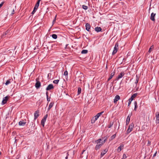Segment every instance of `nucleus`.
I'll return each instance as SVG.
<instances>
[{
  "mask_svg": "<svg viewBox=\"0 0 159 159\" xmlns=\"http://www.w3.org/2000/svg\"><path fill=\"white\" fill-rule=\"evenodd\" d=\"M137 95V93H135L133 94L130 98L129 99V102L128 103V106H129L131 103V101L134 99V98L136 97Z\"/></svg>",
  "mask_w": 159,
  "mask_h": 159,
  "instance_id": "nucleus-1",
  "label": "nucleus"
},
{
  "mask_svg": "<svg viewBox=\"0 0 159 159\" xmlns=\"http://www.w3.org/2000/svg\"><path fill=\"white\" fill-rule=\"evenodd\" d=\"M134 127V125L133 123H131L129 125L128 129L126 131V134H128L130 133Z\"/></svg>",
  "mask_w": 159,
  "mask_h": 159,
  "instance_id": "nucleus-2",
  "label": "nucleus"
},
{
  "mask_svg": "<svg viewBox=\"0 0 159 159\" xmlns=\"http://www.w3.org/2000/svg\"><path fill=\"white\" fill-rule=\"evenodd\" d=\"M118 49V43H116L115 45V47L114 48V49L112 53V55H114L117 52Z\"/></svg>",
  "mask_w": 159,
  "mask_h": 159,
  "instance_id": "nucleus-3",
  "label": "nucleus"
},
{
  "mask_svg": "<svg viewBox=\"0 0 159 159\" xmlns=\"http://www.w3.org/2000/svg\"><path fill=\"white\" fill-rule=\"evenodd\" d=\"M36 82L35 84V87L37 89L39 88L41 86V83L39 81V79L37 78L36 79Z\"/></svg>",
  "mask_w": 159,
  "mask_h": 159,
  "instance_id": "nucleus-4",
  "label": "nucleus"
},
{
  "mask_svg": "<svg viewBox=\"0 0 159 159\" xmlns=\"http://www.w3.org/2000/svg\"><path fill=\"white\" fill-rule=\"evenodd\" d=\"M9 98V96H7L3 98V100L2 101L1 104L2 105H4L5 104H6Z\"/></svg>",
  "mask_w": 159,
  "mask_h": 159,
  "instance_id": "nucleus-5",
  "label": "nucleus"
},
{
  "mask_svg": "<svg viewBox=\"0 0 159 159\" xmlns=\"http://www.w3.org/2000/svg\"><path fill=\"white\" fill-rule=\"evenodd\" d=\"M125 75V72L124 71H122L118 75V76L116 78V80H118L122 78Z\"/></svg>",
  "mask_w": 159,
  "mask_h": 159,
  "instance_id": "nucleus-6",
  "label": "nucleus"
},
{
  "mask_svg": "<svg viewBox=\"0 0 159 159\" xmlns=\"http://www.w3.org/2000/svg\"><path fill=\"white\" fill-rule=\"evenodd\" d=\"M39 110L36 111L34 114V120H36L39 116Z\"/></svg>",
  "mask_w": 159,
  "mask_h": 159,
  "instance_id": "nucleus-7",
  "label": "nucleus"
},
{
  "mask_svg": "<svg viewBox=\"0 0 159 159\" xmlns=\"http://www.w3.org/2000/svg\"><path fill=\"white\" fill-rule=\"evenodd\" d=\"M86 30L89 32V33H91L90 31L89 30L91 26L90 24L88 23H87L85 25Z\"/></svg>",
  "mask_w": 159,
  "mask_h": 159,
  "instance_id": "nucleus-8",
  "label": "nucleus"
},
{
  "mask_svg": "<svg viewBox=\"0 0 159 159\" xmlns=\"http://www.w3.org/2000/svg\"><path fill=\"white\" fill-rule=\"evenodd\" d=\"M54 89V86L53 85L50 84L48 85L47 88H46V90L47 91L51 89Z\"/></svg>",
  "mask_w": 159,
  "mask_h": 159,
  "instance_id": "nucleus-9",
  "label": "nucleus"
},
{
  "mask_svg": "<svg viewBox=\"0 0 159 159\" xmlns=\"http://www.w3.org/2000/svg\"><path fill=\"white\" fill-rule=\"evenodd\" d=\"M132 115V113H131V114H129L127 117V120H126V125H128L129 122L130 120V118Z\"/></svg>",
  "mask_w": 159,
  "mask_h": 159,
  "instance_id": "nucleus-10",
  "label": "nucleus"
},
{
  "mask_svg": "<svg viewBox=\"0 0 159 159\" xmlns=\"http://www.w3.org/2000/svg\"><path fill=\"white\" fill-rule=\"evenodd\" d=\"M120 97L118 95H116L114 99V103H116L120 99Z\"/></svg>",
  "mask_w": 159,
  "mask_h": 159,
  "instance_id": "nucleus-11",
  "label": "nucleus"
},
{
  "mask_svg": "<svg viewBox=\"0 0 159 159\" xmlns=\"http://www.w3.org/2000/svg\"><path fill=\"white\" fill-rule=\"evenodd\" d=\"M155 15H156L155 13H154L153 12L152 13V14H151V16H150V19L152 20L153 21H154L155 20Z\"/></svg>",
  "mask_w": 159,
  "mask_h": 159,
  "instance_id": "nucleus-12",
  "label": "nucleus"
},
{
  "mask_svg": "<svg viewBox=\"0 0 159 159\" xmlns=\"http://www.w3.org/2000/svg\"><path fill=\"white\" fill-rule=\"evenodd\" d=\"M40 0H38V1L36 3L35 5V6L34 7V9H36L37 10V9L38 8V7L39 6V3H40Z\"/></svg>",
  "mask_w": 159,
  "mask_h": 159,
  "instance_id": "nucleus-13",
  "label": "nucleus"
},
{
  "mask_svg": "<svg viewBox=\"0 0 159 159\" xmlns=\"http://www.w3.org/2000/svg\"><path fill=\"white\" fill-rule=\"evenodd\" d=\"M156 123H159V112H157L156 114Z\"/></svg>",
  "mask_w": 159,
  "mask_h": 159,
  "instance_id": "nucleus-14",
  "label": "nucleus"
},
{
  "mask_svg": "<svg viewBox=\"0 0 159 159\" xmlns=\"http://www.w3.org/2000/svg\"><path fill=\"white\" fill-rule=\"evenodd\" d=\"M26 122H24V120H21L19 122V125L20 126H24L26 124Z\"/></svg>",
  "mask_w": 159,
  "mask_h": 159,
  "instance_id": "nucleus-15",
  "label": "nucleus"
},
{
  "mask_svg": "<svg viewBox=\"0 0 159 159\" xmlns=\"http://www.w3.org/2000/svg\"><path fill=\"white\" fill-rule=\"evenodd\" d=\"M102 145V144H101V143H97V145L95 147V149L97 150L98 149H99L100 148Z\"/></svg>",
  "mask_w": 159,
  "mask_h": 159,
  "instance_id": "nucleus-16",
  "label": "nucleus"
},
{
  "mask_svg": "<svg viewBox=\"0 0 159 159\" xmlns=\"http://www.w3.org/2000/svg\"><path fill=\"white\" fill-rule=\"evenodd\" d=\"M104 112L103 111H102L101 112H100L98 113L95 116H94V117L95 118L98 119L99 117Z\"/></svg>",
  "mask_w": 159,
  "mask_h": 159,
  "instance_id": "nucleus-17",
  "label": "nucleus"
},
{
  "mask_svg": "<svg viewBox=\"0 0 159 159\" xmlns=\"http://www.w3.org/2000/svg\"><path fill=\"white\" fill-rule=\"evenodd\" d=\"M102 29L100 27L97 26L95 28V30L97 32H100L102 31Z\"/></svg>",
  "mask_w": 159,
  "mask_h": 159,
  "instance_id": "nucleus-18",
  "label": "nucleus"
},
{
  "mask_svg": "<svg viewBox=\"0 0 159 159\" xmlns=\"http://www.w3.org/2000/svg\"><path fill=\"white\" fill-rule=\"evenodd\" d=\"M107 150L105 149L103 151H102L100 157H102L107 152Z\"/></svg>",
  "mask_w": 159,
  "mask_h": 159,
  "instance_id": "nucleus-19",
  "label": "nucleus"
},
{
  "mask_svg": "<svg viewBox=\"0 0 159 159\" xmlns=\"http://www.w3.org/2000/svg\"><path fill=\"white\" fill-rule=\"evenodd\" d=\"M115 74V72L114 71L112 72L109 78L108 79L107 81H109L113 77L114 75Z\"/></svg>",
  "mask_w": 159,
  "mask_h": 159,
  "instance_id": "nucleus-20",
  "label": "nucleus"
},
{
  "mask_svg": "<svg viewBox=\"0 0 159 159\" xmlns=\"http://www.w3.org/2000/svg\"><path fill=\"white\" fill-rule=\"evenodd\" d=\"M13 80L12 79H9L8 80H7L6 83H5V84L6 85H8L9 84H10L11 81H12Z\"/></svg>",
  "mask_w": 159,
  "mask_h": 159,
  "instance_id": "nucleus-21",
  "label": "nucleus"
},
{
  "mask_svg": "<svg viewBox=\"0 0 159 159\" xmlns=\"http://www.w3.org/2000/svg\"><path fill=\"white\" fill-rule=\"evenodd\" d=\"M124 145L123 144H121L120 145L119 147L117 148V151H119H119H120L123 148Z\"/></svg>",
  "mask_w": 159,
  "mask_h": 159,
  "instance_id": "nucleus-22",
  "label": "nucleus"
},
{
  "mask_svg": "<svg viewBox=\"0 0 159 159\" xmlns=\"http://www.w3.org/2000/svg\"><path fill=\"white\" fill-rule=\"evenodd\" d=\"M104 139H105L104 140H103V141H102L101 143V144H102V145L103 144L107 141V137L106 136H105V137H104Z\"/></svg>",
  "mask_w": 159,
  "mask_h": 159,
  "instance_id": "nucleus-23",
  "label": "nucleus"
},
{
  "mask_svg": "<svg viewBox=\"0 0 159 159\" xmlns=\"http://www.w3.org/2000/svg\"><path fill=\"white\" fill-rule=\"evenodd\" d=\"M97 119L94 117H93L92 119L91 120V122L92 124H93L95 123V121L97 120Z\"/></svg>",
  "mask_w": 159,
  "mask_h": 159,
  "instance_id": "nucleus-24",
  "label": "nucleus"
},
{
  "mask_svg": "<svg viewBox=\"0 0 159 159\" xmlns=\"http://www.w3.org/2000/svg\"><path fill=\"white\" fill-rule=\"evenodd\" d=\"M134 110L135 111H136V109L138 107L137 103L136 101H135L134 102Z\"/></svg>",
  "mask_w": 159,
  "mask_h": 159,
  "instance_id": "nucleus-25",
  "label": "nucleus"
},
{
  "mask_svg": "<svg viewBox=\"0 0 159 159\" xmlns=\"http://www.w3.org/2000/svg\"><path fill=\"white\" fill-rule=\"evenodd\" d=\"M81 92V89L80 87H79L78 89V92H77V95H79Z\"/></svg>",
  "mask_w": 159,
  "mask_h": 159,
  "instance_id": "nucleus-26",
  "label": "nucleus"
},
{
  "mask_svg": "<svg viewBox=\"0 0 159 159\" xmlns=\"http://www.w3.org/2000/svg\"><path fill=\"white\" fill-rule=\"evenodd\" d=\"M101 140H102V139H99L96 140H95V143H96L97 144L101 143Z\"/></svg>",
  "mask_w": 159,
  "mask_h": 159,
  "instance_id": "nucleus-27",
  "label": "nucleus"
},
{
  "mask_svg": "<svg viewBox=\"0 0 159 159\" xmlns=\"http://www.w3.org/2000/svg\"><path fill=\"white\" fill-rule=\"evenodd\" d=\"M88 51L87 50H83L81 52V53L82 54H86L88 53Z\"/></svg>",
  "mask_w": 159,
  "mask_h": 159,
  "instance_id": "nucleus-28",
  "label": "nucleus"
},
{
  "mask_svg": "<svg viewBox=\"0 0 159 159\" xmlns=\"http://www.w3.org/2000/svg\"><path fill=\"white\" fill-rule=\"evenodd\" d=\"M114 122H110V125L108 126V128H111L113 125Z\"/></svg>",
  "mask_w": 159,
  "mask_h": 159,
  "instance_id": "nucleus-29",
  "label": "nucleus"
},
{
  "mask_svg": "<svg viewBox=\"0 0 159 159\" xmlns=\"http://www.w3.org/2000/svg\"><path fill=\"white\" fill-rule=\"evenodd\" d=\"M116 134L113 135L112 136H111L110 138V140H111L113 139L114 138H115L116 136Z\"/></svg>",
  "mask_w": 159,
  "mask_h": 159,
  "instance_id": "nucleus-30",
  "label": "nucleus"
},
{
  "mask_svg": "<svg viewBox=\"0 0 159 159\" xmlns=\"http://www.w3.org/2000/svg\"><path fill=\"white\" fill-rule=\"evenodd\" d=\"M52 36L53 39H56L57 38V35L55 34H52Z\"/></svg>",
  "mask_w": 159,
  "mask_h": 159,
  "instance_id": "nucleus-31",
  "label": "nucleus"
},
{
  "mask_svg": "<svg viewBox=\"0 0 159 159\" xmlns=\"http://www.w3.org/2000/svg\"><path fill=\"white\" fill-rule=\"evenodd\" d=\"M45 122H46L44 120H43V119H42V120H41V125L43 127H44V124H45Z\"/></svg>",
  "mask_w": 159,
  "mask_h": 159,
  "instance_id": "nucleus-32",
  "label": "nucleus"
},
{
  "mask_svg": "<svg viewBox=\"0 0 159 159\" xmlns=\"http://www.w3.org/2000/svg\"><path fill=\"white\" fill-rule=\"evenodd\" d=\"M48 92H46V96H47V100L48 102H49L50 101V98H48Z\"/></svg>",
  "mask_w": 159,
  "mask_h": 159,
  "instance_id": "nucleus-33",
  "label": "nucleus"
},
{
  "mask_svg": "<svg viewBox=\"0 0 159 159\" xmlns=\"http://www.w3.org/2000/svg\"><path fill=\"white\" fill-rule=\"evenodd\" d=\"M82 8L85 10H86L88 8V7L86 6L83 5L82 6Z\"/></svg>",
  "mask_w": 159,
  "mask_h": 159,
  "instance_id": "nucleus-34",
  "label": "nucleus"
},
{
  "mask_svg": "<svg viewBox=\"0 0 159 159\" xmlns=\"http://www.w3.org/2000/svg\"><path fill=\"white\" fill-rule=\"evenodd\" d=\"M138 81H139V78H138L137 75L136 80L135 82V83L136 84V86H137V84L138 82Z\"/></svg>",
  "mask_w": 159,
  "mask_h": 159,
  "instance_id": "nucleus-35",
  "label": "nucleus"
},
{
  "mask_svg": "<svg viewBox=\"0 0 159 159\" xmlns=\"http://www.w3.org/2000/svg\"><path fill=\"white\" fill-rule=\"evenodd\" d=\"M59 81V80H55L53 81V83L55 84H57Z\"/></svg>",
  "mask_w": 159,
  "mask_h": 159,
  "instance_id": "nucleus-36",
  "label": "nucleus"
},
{
  "mask_svg": "<svg viewBox=\"0 0 159 159\" xmlns=\"http://www.w3.org/2000/svg\"><path fill=\"white\" fill-rule=\"evenodd\" d=\"M54 104V102H52L50 103L49 104V106L51 108H52Z\"/></svg>",
  "mask_w": 159,
  "mask_h": 159,
  "instance_id": "nucleus-37",
  "label": "nucleus"
},
{
  "mask_svg": "<svg viewBox=\"0 0 159 159\" xmlns=\"http://www.w3.org/2000/svg\"><path fill=\"white\" fill-rule=\"evenodd\" d=\"M153 48V46L152 45L151 46L150 48H149V50H148V52L150 53L152 51V50Z\"/></svg>",
  "mask_w": 159,
  "mask_h": 159,
  "instance_id": "nucleus-38",
  "label": "nucleus"
},
{
  "mask_svg": "<svg viewBox=\"0 0 159 159\" xmlns=\"http://www.w3.org/2000/svg\"><path fill=\"white\" fill-rule=\"evenodd\" d=\"M127 158V157L126 156V155L125 154H124L123 156V158H122V159H125Z\"/></svg>",
  "mask_w": 159,
  "mask_h": 159,
  "instance_id": "nucleus-39",
  "label": "nucleus"
},
{
  "mask_svg": "<svg viewBox=\"0 0 159 159\" xmlns=\"http://www.w3.org/2000/svg\"><path fill=\"white\" fill-rule=\"evenodd\" d=\"M64 75L65 76H67L68 75V72L66 70L64 72Z\"/></svg>",
  "mask_w": 159,
  "mask_h": 159,
  "instance_id": "nucleus-40",
  "label": "nucleus"
},
{
  "mask_svg": "<svg viewBox=\"0 0 159 159\" xmlns=\"http://www.w3.org/2000/svg\"><path fill=\"white\" fill-rule=\"evenodd\" d=\"M151 141H150L149 140H148V143L147 144V146H150V145H151Z\"/></svg>",
  "mask_w": 159,
  "mask_h": 159,
  "instance_id": "nucleus-41",
  "label": "nucleus"
},
{
  "mask_svg": "<svg viewBox=\"0 0 159 159\" xmlns=\"http://www.w3.org/2000/svg\"><path fill=\"white\" fill-rule=\"evenodd\" d=\"M15 9L13 8L12 11L11 15H12L14 14Z\"/></svg>",
  "mask_w": 159,
  "mask_h": 159,
  "instance_id": "nucleus-42",
  "label": "nucleus"
},
{
  "mask_svg": "<svg viewBox=\"0 0 159 159\" xmlns=\"http://www.w3.org/2000/svg\"><path fill=\"white\" fill-rule=\"evenodd\" d=\"M4 3V2H1V3L0 4V8L2 7L3 6V4Z\"/></svg>",
  "mask_w": 159,
  "mask_h": 159,
  "instance_id": "nucleus-43",
  "label": "nucleus"
},
{
  "mask_svg": "<svg viewBox=\"0 0 159 159\" xmlns=\"http://www.w3.org/2000/svg\"><path fill=\"white\" fill-rule=\"evenodd\" d=\"M36 10H36L34 9V10H33V11H32V12L31 13L32 14H34Z\"/></svg>",
  "mask_w": 159,
  "mask_h": 159,
  "instance_id": "nucleus-44",
  "label": "nucleus"
},
{
  "mask_svg": "<svg viewBox=\"0 0 159 159\" xmlns=\"http://www.w3.org/2000/svg\"><path fill=\"white\" fill-rule=\"evenodd\" d=\"M56 16H57L56 15L55 16L54 19H53V23H54L56 21Z\"/></svg>",
  "mask_w": 159,
  "mask_h": 159,
  "instance_id": "nucleus-45",
  "label": "nucleus"
},
{
  "mask_svg": "<svg viewBox=\"0 0 159 159\" xmlns=\"http://www.w3.org/2000/svg\"><path fill=\"white\" fill-rule=\"evenodd\" d=\"M48 115L47 114H46V115L44 116V117L46 118H47V117H48Z\"/></svg>",
  "mask_w": 159,
  "mask_h": 159,
  "instance_id": "nucleus-46",
  "label": "nucleus"
},
{
  "mask_svg": "<svg viewBox=\"0 0 159 159\" xmlns=\"http://www.w3.org/2000/svg\"><path fill=\"white\" fill-rule=\"evenodd\" d=\"M157 153V152H156L154 154V155H153V157H154L156 156Z\"/></svg>",
  "mask_w": 159,
  "mask_h": 159,
  "instance_id": "nucleus-47",
  "label": "nucleus"
},
{
  "mask_svg": "<svg viewBox=\"0 0 159 159\" xmlns=\"http://www.w3.org/2000/svg\"><path fill=\"white\" fill-rule=\"evenodd\" d=\"M46 118H44V117H43V118L42 119L43 120H44L45 121H46Z\"/></svg>",
  "mask_w": 159,
  "mask_h": 159,
  "instance_id": "nucleus-48",
  "label": "nucleus"
},
{
  "mask_svg": "<svg viewBox=\"0 0 159 159\" xmlns=\"http://www.w3.org/2000/svg\"><path fill=\"white\" fill-rule=\"evenodd\" d=\"M68 45V44H66V47H65V48H67Z\"/></svg>",
  "mask_w": 159,
  "mask_h": 159,
  "instance_id": "nucleus-49",
  "label": "nucleus"
},
{
  "mask_svg": "<svg viewBox=\"0 0 159 159\" xmlns=\"http://www.w3.org/2000/svg\"><path fill=\"white\" fill-rule=\"evenodd\" d=\"M51 108L49 106L48 108V110L49 111Z\"/></svg>",
  "mask_w": 159,
  "mask_h": 159,
  "instance_id": "nucleus-50",
  "label": "nucleus"
},
{
  "mask_svg": "<svg viewBox=\"0 0 159 159\" xmlns=\"http://www.w3.org/2000/svg\"><path fill=\"white\" fill-rule=\"evenodd\" d=\"M83 157V156L82 155H80V158H82Z\"/></svg>",
  "mask_w": 159,
  "mask_h": 159,
  "instance_id": "nucleus-51",
  "label": "nucleus"
},
{
  "mask_svg": "<svg viewBox=\"0 0 159 159\" xmlns=\"http://www.w3.org/2000/svg\"><path fill=\"white\" fill-rule=\"evenodd\" d=\"M105 139H104V137H102V139L104 140Z\"/></svg>",
  "mask_w": 159,
  "mask_h": 159,
  "instance_id": "nucleus-52",
  "label": "nucleus"
},
{
  "mask_svg": "<svg viewBox=\"0 0 159 159\" xmlns=\"http://www.w3.org/2000/svg\"><path fill=\"white\" fill-rule=\"evenodd\" d=\"M68 158V156H67L65 158H66V159H67Z\"/></svg>",
  "mask_w": 159,
  "mask_h": 159,
  "instance_id": "nucleus-53",
  "label": "nucleus"
},
{
  "mask_svg": "<svg viewBox=\"0 0 159 159\" xmlns=\"http://www.w3.org/2000/svg\"><path fill=\"white\" fill-rule=\"evenodd\" d=\"M85 151V150H83V151L82 152H84V151Z\"/></svg>",
  "mask_w": 159,
  "mask_h": 159,
  "instance_id": "nucleus-54",
  "label": "nucleus"
},
{
  "mask_svg": "<svg viewBox=\"0 0 159 159\" xmlns=\"http://www.w3.org/2000/svg\"><path fill=\"white\" fill-rule=\"evenodd\" d=\"M28 159H30V158H29V157H28Z\"/></svg>",
  "mask_w": 159,
  "mask_h": 159,
  "instance_id": "nucleus-55",
  "label": "nucleus"
},
{
  "mask_svg": "<svg viewBox=\"0 0 159 159\" xmlns=\"http://www.w3.org/2000/svg\"><path fill=\"white\" fill-rule=\"evenodd\" d=\"M155 98L156 99V100H157V97H156Z\"/></svg>",
  "mask_w": 159,
  "mask_h": 159,
  "instance_id": "nucleus-56",
  "label": "nucleus"
},
{
  "mask_svg": "<svg viewBox=\"0 0 159 159\" xmlns=\"http://www.w3.org/2000/svg\"><path fill=\"white\" fill-rule=\"evenodd\" d=\"M2 153L1 152H0V155Z\"/></svg>",
  "mask_w": 159,
  "mask_h": 159,
  "instance_id": "nucleus-57",
  "label": "nucleus"
},
{
  "mask_svg": "<svg viewBox=\"0 0 159 159\" xmlns=\"http://www.w3.org/2000/svg\"><path fill=\"white\" fill-rule=\"evenodd\" d=\"M83 153H84V152H82L81 153V154H83Z\"/></svg>",
  "mask_w": 159,
  "mask_h": 159,
  "instance_id": "nucleus-58",
  "label": "nucleus"
},
{
  "mask_svg": "<svg viewBox=\"0 0 159 159\" xmlns=\"http://www.w3.org/2000/svg\"><path fill=\"white\" fill-rule=\"evenodd\" d=\"M159 99V98H158V99Z\"/></svg>",
  "mask_w": 159,
  "mask_h": 159,
  "instance_id": "nucleus-59",
  "label": "nucleus"
}]
</instances>
